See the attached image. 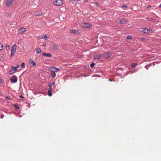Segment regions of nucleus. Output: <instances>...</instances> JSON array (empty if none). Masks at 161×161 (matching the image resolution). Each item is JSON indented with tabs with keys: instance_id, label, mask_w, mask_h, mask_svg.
<instances>
[{
	"instance_id": "obj_1",
	"label": "nucleus",
	"mask_w": 161,
	"mask_h": 161,
	"mask_svg": "<svg viewBox=\"0 0 161 161\" xmlns=\"http://www.w3.org/2000/svg\"><path fill=\"white\" fill-rule=\"evenodd\" d=\"M16 46L15 44H14L12 47V49L11 50V56L12 57L14 55V53H15L16 51Z\"/></svg>"
},
{
	"instance_id": "obj_2",
	"label": "nucleus",
	"mask_w": 161,
	"mask_h": 161,
	"mask_svg": "<svg viewBox=\"0 0 161 161\" xmlns=\"http://www.w3.org/2000/svg\"><path fill=\"white\" fill-rule=\"evenodd\" d=\"M54 3L56 6H60L62 5L63 2L61 0H56L54 2Z\"/></svg>"
},
{
	"instance_id": "obj_3",
	"label": "nucleus",
	"mask_w": 161,
	"mask_h": 161,
	"mask_svg": "<svg viewBox=\"0 0 161 161\" xmlns=\"http://www.w3.org/2000/svg\"><path fill=\"white\" fill-rule=\"evenodd\" d=\"M14 1V0H6V6L7 7H10Z\"/></svg>"
},
{
	"instance_id": "obj_4",
	"label": "nucleus",
	"mask_w": 161,
	"mask_h": 161,
	"mask_svg": "<svg viewBox=\"0 0 161 161\" xmlns=\"http://www.w3.org/2000/svg\"><path fill=\"white\" fill-rule=\"evenodd\" d=\"M29 63L31 67H35L36 66V64L33 60L31 58H30L29 60Z\"/></svg>"
},
{
	"instance_id": "obj_5",
	"label": "nucleus",
	"mask_w": 161,
	"mask_h": 161,
	"mask_svg": "<svg viewBox=\"0 0 161 161\" xmlns=\"http://www.w3.org/2000/svg\"><path fill=\"white\" fill-rule=\"evenodd\" d=\"M82 26L85 28H89L92 27V25L89 23H84L83 24Z\"/></svg>"
},
{
	"instance_id": "obj_6",
	"label": "nucleus",
	"mask_w": 161,
	"mask_h": 161,
	"mask_svg": "<svg viewBox=\"0 0 161 161\" xmlns=\"http://www.w3.org/2000/svg\"><path fill=\"white\" fill-rule=\"evenodd\" d=\"M141 31L144 33H148L150 32L151 30L147 28H145Z\"/></svg>"
},
{
	"instance_id": "obj_7",
	"label": "nucleus",
	"mask_w": 161,
	"mask_h": 161,
	"mask_svg": "<svg viewBox=\"0 0 161 161\" xmlns=\"http://www.w3.org/2000/svg\"><path fill=\"white\" fill-rule=\"evenodd\" d=\"M11 81L14 83L16 82L17 81V77L15 76H13L11 79Z\"/></svg>"
},
{
	"instance_id": "obj_8",
	"label": "nucleus",
	"mask_w": 161,
	"mask_h": 161,
	"mask_svg": "<svg viewBox=\"0 0 161 161\" xmlns=\"http://www.w3.org/2000/svg\"><path fill=\"white\" fill-rule=\"evenodd\" d=\"M42 54L43 56L45 57H51L52 56V55L50 53H42Z\"/></svg>"
},
{
	"instance_id": "obj_9",
	"label": "nucleus",
	"mask_w": 161,
	"mask_h": 161,
	"mask_svg": "<svg viewBox=\"0 0 161 161\" xmlns=\"http://www.w3.org/2000/svg\"><path fill=\"white\" fill-rule=\"evenodd\" d=\"M101 55L100 54H95L94 55V58L95 59H97L100 58Z\"/></svg>"
},
{
	"instance_id": "obj_10",
	"label": "nucleus",
	"mask_w": 161,
	"mask_h": 161,
	"mask_svg": "<svg viewBox=\"0 0 161 161\" xmlns=\"http://www.w3.org/2000/svg\"><path fill=\"white\" fill-rule=\"evenodd\" d=\"M42 13L41 11H39L35 12V15L36 16H40L42 15Z\"/></svg>"
},
{
	"instance_id": "obj_11",
	"label": "nucleus",
	"mask_w": 161,
	"mask_h": 161,
	"mask_svg": "<svg viewBox=\"0 0 161 161\" xmlns=\"http://www.w3.org/2000/svg\"><path fill=\"white\" fill-rule=\"evenodd\" d=\"M56 67H50L49 68V70L52 72L56 71Z\"/></svg>"
},
{
	"instance_id": "obj_12",
	"label": "nucleus",
	"mask_w": 161,
	"mask_h": 161,
	"mask_svg": "<svg viewBox=\"0 0 161 161\" xmlns=\"http://www.w3.org/2000/svg\"><path fill=\"white\" fill-rule=\"evenodd\" d=\"M103 56L106 58H109V54L108 52L105 53L103 54Z\"/></svg>"
},
{
	"instance_id": "obj_13",
	"label": "nucleus",
	"mask_w": 161,
	"mask_h": 161,
	"mask_svg": "<svg viewBox=\"0 0 161 161\" xmlns=\"http://www.w3.org/2000/svg\"><path fill=\"white\" fill-rule=\"evenodd\" d=\"M12 68V69L10 70L9 71V73L10 75H12V74H13L16 71L15 69H14L13 68Z\"/></svg>"
},
{
	"instance_id": "obj_14",
	"label": "nucleus",
	"mask_w": 161,
	"mask_h": 161,
	"mask_svg": "<svg viewBox=\"0 0 161 161\" xmlns=\"http://www.w3.org/2000/svg\"><path fill=\"white\" fill-rule=\"evenodd\" d=\"M20 31L22 33L25 32L26 31V29L25 27H22L19 29Z\"/></svg>"
},
{
	"instance_id": "obj_15",
	"label": "nucleus",
	"mask_w": 161,
	"mask_h": 161,
	"mask_svg": "<svg viewBox=\"0 0 161 161\" xmlns=\"http://www.w3.org/2000/svg\"><path fill=\"white\" fill-rule=\"evenodd\" d=\"M119 21L120 23L121 24H125L126 23V20L124 19L120 20Z\"/></svg>"
},
{
	"instance_id": "obj_16",
	"label": "nucleus",
	"mask_w": 161,
	"mask_h": 161,
	"mask_svg": "<svg viewBox=\"0 0 161 161\" xmlns=\"http://www.w3.org/2000/svg\"><path fill=\"white\" fill-rule=\"evenodd\" d=\"M51 75L52 76L53 78L55 77V76H56V74L55 72H52L51 73Z\"/></svg>"
},
{
	"instance_id": "obj_17",
	"label": "nucleus",
	"mask_w": 161,
	"mask_h": 161,
	"mask_svg": "<svg viewBox=\"0 0 161 161\" xmlns=\"http://www.w3.org/2000/svg\"><path fill=\"white\" fill-rule=\"evenodd\" d=\"M3 48V44L1 43H0V51H2Z\"/></svg>"
},
{
	"instance_id": "obj_18",
	"label": "nucleus",
	"mask_w": 161,
	"mask_h": 161,
	"mask_svg": "<svg viewBox=\"0 0 161 161\" xmlns=\"http://www.w3.org/2000/svg\"><path fill=\"white\" fill-rule=\"evenodd\" d=\"M19 64H18L17 65V66H16V67H12V68H13L14 69H15V70L16 71V70H18L17 69V68H19Z\"/></svg>"
},
{
	"instance_id": "obj_19",
	"label": "nucleus",
	"mask_w": 161,
	"mask_h": 161,
	"mask_svg": "<svg viewBox=\"0 0 161 161\" xmlns=\"http://www.w3.org/2000/svg\"><path fill=\"white\" fill-rule=\"evenodd\" d=\"M36 53H37L39 54L41 53V50L40 48H38L36 50Z\"/></svg>"
},
{
	"instance_id": "obj_20",
	"label": "nucleus",
	"mask_w": 161,
	"mask_h": 161,
	"mask_svg": "<svg viewBox=\"0 0 161 161\" xmlns=\"http://www.w3.org/2000/svg\"><path fill=\"white\" fill-rule=\"evenodd\" d=\"M58 48V45H55L53 46V48L54 50H57Z\"/></svg>"
},
{
	"instance_id": "obj_21",
	"label": "nucleus",
	"mask_w": 161,
	"mask_h": 161,
	"mask_svg": "<svg viewBox=\"0 0 161 161\" xmlns=\"http://www.w3.org/2000/svg\"><path fill=\"white\" fill-rule=\"evenodd\" d=\"M10 47L9 45L8 44L6 45V48L7 50H9V49Z\"/></svg>"
},
{
	"instance_id": "obj_22",
	"label": "nucleus",
	"mask_w": 161,
	"mask_h": 161,
	"mask_svg": "<svg viewBox=\"0 0 161 161\" xmlns=\"http://www.w3.org/2000/svg\"><path fill=\"white\" fill-rule=\"evenodd\" d=\"M137 65V64L136 63H132L131 64V66L134 68Z\"/></svg>"
},
{
	"instance_id": "obj_23",
	"label": "nucleus",
	"mask_w": 161,
	"mask_h": 161,
	"mask_svg": "<svg viewBox=\"0 0 161 161\" xmlns=\"http://www.w3.org/2000/svg\"><path fill=\"white\" fill-rule=\"evenodd\" d=\"M48 96H51L52 95V94L51 92V91H48Z\"/></svg>"
},
{
	"instance_id": "obj_24",
	"label": "nucleus",
	"mask_w": 161,
	"mask_h": 161,
	"mask_svg": "<svg viewBox=\"0 0 161 161\" xmlns=\"http://www.w3.org/2000/svg\"><path fill=\"white\" fill-rule=\"evenodd\" d=\"M48 86L49 87V89L48 91H52V87L51 86V85H50V84H49Z\"/></svg>"
},
{
	"instance_id": "obj_25",
	"label": "nucleus",
	"mask_w": 161,
	"mask_h": 161,
	"mask_svg": "<svg viewBox=\"0 0 161 161\" xmlns=\"http://www.w3.org/2000/svg\"><path fill=\"white\" fill-rule=\"evenodd\" d=\"M21 66L23 68H24L25 67V64L24 63L22 64Z\"/></svg>"
},
{
	"instance_id": "obj_26",
	"label": "nucleus",
	"mask_w": 161,
	"mask_h": 161,
	"mask_svg": "<svg viewBox=\"0 0 161 161\" xmlns=\"http://www.w3.org/2000/svg\"><path fill=\"white\" fill-rule=\"evenodd\" d=\"M94 65H95V63H92L90 65V67L91 68H93V67Z\"/></svg>"
},
{
	"instance_id": "obj_27",
	"label": "nucleus",
	"mask_w": 161,
	"mask_h": 161,
	"mask_svg": "<svg viewBox=\"0 0 161 161\" xmlns=\"http://www.w3.org/2000/svg\"><path fill=\"white\" fill-rule=\"evenodd\" d=\"M126 38L128 39H130L132 38V37L131 36H127Z\"/></svg>"
},
{
	"instance_id": "obj_28",
	"label": "nucleus",
	"mask_w": 161,
	"mask_h": 161,
	"mask_svg": "<svg viewBox=\"0 0 161 161\" xmlns=\"http://www.w3.org/2000/svg\"><path fill=\"white\" fill-rule=\"evenodd\" d=\"M70 31L72 33H75V30H71Z\"/></svg>"
},
{
	"instance_id": "obj_29",
	"label": "nucleus",
	"mask_w": 161,
	"mask_h": 161,
	"mask_svg": "<svg viewBox=\"0 0 161 161\" xmlns=\"http://www.w3.org/2000/svg\"><path fill=\"white\" fill-rule=\"evenodd\" d=\"M14 106L17 109H19V108L18 106L17 105L15 104L14 105Z\"/></svg>"
},
{
	"instance_id": "obj_30",
	"label": "nucleus",
	"mask_w": 161,
	"mask_h": 161,
	"mask_svg": "<svg viewBox=\"0 0 161 161\" xmlns=\"http://www.w3.org/2000/svg\"><path fill=\"white\" fill-rule=\"evenodd\" d=\"M43 37L45 38V39H47L48 38V37L46 35H43Z\"/></svg>"
},
{
	"instance_id": "obj_31",
	"label": "nucleus",
	"mask_w": 161,
	"mask_h": 161,
	"mask_svg": "<svg viewBox=\"0 0 161 161\" xmlns=\"http://www.w3.org/2000/svg\"><path fill=\"white\" fill-rule=\"evenodd\" d=\"M46 45V43L44 42H42V46H44Z\"/></svg>"
},
{
	"instance_id": "obj_32",
	"label": "nucleus",
	"mask_w": 161,
	"mask_h": 161,
	"mask_svg": "<svg viewBox=\"0 0 161 161\" xmlns=\"http://www.w3.org/2000/svg\"><path fill=\"white\" fill-rule=\"evenodd\" d=\"M55 82H52L51 83V84H50V85H51H51H53H53H55Z\"/></svg>"
},
{
	"instance_id": "obj_33",
	"label": "nucleus",
	"mask_w": 161,
	"mask_h": 161,
	"mask_svg": "<svg viewBox=\"0 0 161 161\" xmlns=\"http://www.w3.org/2000/svg\"><path fill=\"white\" fill-rule=\"evenodd\" d=\"M122 7H123L124 8H126L127 7V6L125 5H123L122 6Z\"/></svg>"
},
{
	"instance_id": "obj_34",
	"label": "nucleus",
	"mask_w": 161,
	"mask_h": 161,
	"mask_svg": "<svg viewBox=\"0 0 161 161\" xmlns=\"http://www.w3.org/2000/svg\"><path fill=\"white\" fill-rule=\"evenodd\" d=\"M56 71H58L59 70V69L56 68Z\"/></svg>"
},
{
	"instance_id": "obj_35",
	"label": "nucleus",
	"mask_w": 161,
	"mask_h": 161,
	"mask_svg": "<svg viewBox=\"0 0 161 161\" xmlns=\"http://www.w3.org/2000/svg\"><path fill=\"white\" fill-rule=\"evenodd\" d=\"M151 7V6L150 5H149V6H148L147 7V9L149 8L150 7Z\"/></svg>"
},
{
	"instance_id": "obj_36",
	"label": "nucleus",
	"mask_w": 161,
	"mask_h": 161,
	"mask_svg": "<svg viewBox=\"0 0 161 161\" xmlns=\"http://www.w3.org/2000/svg\"><path fill=\"white\" fill-rule=\"evenodd\" d=\"M6 99H10V98H9V97H8V96H6Z\"/></svg>"
},
{
	"instance_id": "obj_37",
	"label": "nucleus",
	"mask_w": 161,
	"mask_h": 161,
	"mask_svg": "<svg viewBox=\"0 0 161 161\" xmlns=\"http://www.w3.org/2000/svg\"><path fill=\"white\" fill-rule=\"evenodd\" d=\"M95 4H96V5H99V4H98L97 3V2H95Z\"/></svg>"
},
{
	"instance_id": "obj_38",
	"label": "nucleus",
	"mask_w": 161,
	"mask_h": 161,
	"mask_svg": "<svg viewBox=\"0 0 161 161\" xmlns=\"http://www.w3.org/2000/svg\"><path fill=\"white\" fill-rule=\"evenodd\" d=\"M75 0H70V1H71L72 3L75 1Z\"/></svg>"
},
{
	"instance_id": "obj_39",
	"label": "nucleus",
	"mask_w": 161,
	"mask_h": 161,
	"mask_svg": "<svg viewBox=\"0 0 161 161\" xmlns=\"http://www.w3.org/2000/svg\"><path fill=\"white\" fill-rule=\"evenodd\" d=\"M86 2H88V0H84Z\"/></svg>"
},
{
	"instance_id": "obj_40",
	"label": "nucleus",
	"mask_w": 161,
	"mask_h": 161,
	"mask_svg": "<svg viewBox=\"0 0 161 161\" xmlns=\"http://www.w3.org/2000/svg\"><path fill=\"white\" fill-rule=\"evenodd\" d=\"M39 39H42V38L41 36H40L39 38Z\"/></svg>"
},
{
	"instance_id": "obj_41",
	"label": "nucleus",
	"mask_w": 161,
	"mask_h": 161,
	"mask_svg": "<svg viewBox=\"0 0 161 161\" xmlns=\"http://www.w3.org/2000/svg\"><path fill=\"white\" fill-rule=\"evenodd\" d=\"M20 97H21V98H24V97H22V96H20Z\"/></svg>"
},
{
	"instance_id": "obj_42",
	"label": "nucleus",
	"mask_w": 161,
	"mask_h": 161,
	"mask_svg": "<svg viewBox=\"0 0 161 161\" xmlns=\"http://www.w3.org/2000/svg\"><path fill=\"white\" fill-rule=\"evenodd\" d=\"M10 15H10V14H8V16H10Z\"/></svg>"
},
{
	"instance_id": "obj_43",
	"label": "nucleus",
	"mask_w": 161,
	"mask_h": 161,
	"mask_svg": "<svg viewBox=\"0 0 161 161\" xmlns=\"http://www.w3.org/2000/svg\"><path fill=\"white\" fill-rule=\"evenodd\" d=\"M160 7L161 8V4L160 5Z\"/></svg>"
}]
</instances>
